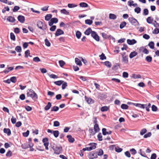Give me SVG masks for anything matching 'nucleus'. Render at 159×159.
Returning a JSON list of instances; mask_svg holds the SVG:
<instances>
[{"mask_svg":"<svg viewBox=\"0 0 159 159\" xmlns=\"http://www.w3.org/2000/svg\"><path fill=\"white\" fill-rule=\"evenodd\" d=\"M85 100L89 104H90L92 103V101H93V100L90 98H88L86 96H85ZM93 103V102H92Z\"/></svg>","mask_w":159,"mask_h":159,"instance_id":"obj_28","label":"nucleus"},{"mask_svg":"<svg viewBox=\"0 0 159 159\" xmlns=\"http://www.w3.org/2000/svg\"><path fill=\"white\" fill-rule=\"evenodd\" d=\"M17 19L18 20L22 23H23L25 21V17L23 16L19 15L17 17Z\"/></svg>","mask_w":159,"mask_h":159,"instance_id":"obj_10","label":"nucleus"},{"mask_svg":"<svg viewBox=\"0 0 159 159\" xmlns=\"http://www.w3.org/2000/svg\"><path fill=\"white\" fill-rule=\"evenodd\" d=\"M52 134L55 138H57L59 134V132L58 130H53Z\"/></svg>","mask_w":159,"mask_h":159,"instance_id":"obj_23","label":"nucleus"},{"mask_svg":"<svg viewBox=\"0 0 159 159\" xmlns=\"http://www.w3.org/2000/svg\"><path fill=\"white\" fill-rule=\"evenodd\" d=\"M121 107L122 109H127L128 108L129 106L126 104H123L121 105Z\"/></svg>","mask_w":159,"mask_h":159,"instance_id":"obj_42","label":"nucleus"},{"mask_svg":"<svg viewBox=\"0 0 159 159\" xmlns=\"http://www.w3.org/2000/svg\"><path fill=\"white\" fill-rule=\"evenodd\" d=\"M147 132V130L146 129L143 128L142 129L140 132V134L141 135H143L145 134Z\"/></svg>","mask_w":159,"mask_h":159,"instance_id":"obj_41","label":"nucleus"},{"mask_svg":"<svg viewBox=\"0 0 159 159\" xmlns=\"http://www.w3.org/2000/svg\"><path fill=\"white\" fill-rule=\"evenodd\" d=\"M134 10L135 12L137 13V14H139L140 13L141 9L140 7H137L134 9Z\"/></svg>","mask_w":159,"mask_h":159,"instance_id":"obj_46","label":"nucleus"},{"mask_svg":"<svg viewBox=\"0 0 159 159\" xmlns=\"http://www.w3.org/2000/svg\"><path fill=\"white\" fill-rule=\"evenodd\" d=\"M37 26L39 28L43 30H46L47 28V25L40 20L37 22Z\"/></svg>","mask_w":159,"mask_h":159,"instance_id":"obj_1","label":"nucleus"},{"mask_svg":"<svg viewBox=\"0 0 159 159\" xmlns=\"http://www.w3.org/2000/svg\"><path fill=\"white\" fill-rule=\"evenodd\" d=\"M94 129L95 132H98L100 131V129L98 124H96L94 125Z\"/></svg>","mask_w":159,"mask_h":159,"instance_id":"obj_20","label":"nucleus"},{"mask_svg":"<svg viewBox=\"0 0 159 159\" xmlns=\"http://www.w3.org/2000/svg\"><path fill=\"white\" fill-rule=\"evenodd\" d=\"M92 37L97 41H99L100 40L99 37L95 31L92 32L91 34Z\"/></svg>","mask_w":159,"mask_h":159,"instance_id":"obj_7","label":"nucleus"},{"mask_svg":"<svg viewBox=\"0 0 159 159\" xmlns=\"http://www.w3.org/2000/svg\"><path fill=\"white\" fill-rule=\"evenodd\" d=\"M109 18L110 19L115 20L116 18V16L113 14H110L109 15Z\"/></svg>","mask_w":159,"mask_h":159,"instance_id":"obj_33","label":"nucleus"},{"mask_svg":"<svg viewBox=\"0 0 159 159\" xmlns=\"http://www.w3.org/2000/svg\"><path fill=\"white\" fill-rule=\"evenodd\" d=\"M27 95L28 96H30L32 98H35L36 99L38 98L37 95L31 89L29 90V92L27 93Z\"/></svg>","mask_w":159,"mask_h":159,"instance_id":"obj_3","label":"nucleus"},{"mask_svg":"<svg viewBox=\"0 0 159 159\" xmlns=\"http://www.w3.org/2000/svg\"><path fill=\"white\" fill-rule=\"evenodd\" d=\"M51 26V27L49 29L50 30L52 31H54L56 29V26L55 25H53Z\"/></svg>","mask_w":159,"mask_h":159,"instance_id":"obj_64","label":"nucleus"},{"mask_svg":"<svg viewBox=\"0 0 159 159\" xmlns=\"http://www.w3.org/2000/svg\"><path fill=\"white\" fill-rule=\"evenodd\" d=\"M75 63L76 65L81 66L82 65V64L80 60L77 58H75Z\"/></svg>","mask_w":159,"mask_h":159,"instance_id":"obj_19","label":"nucleus"},{"mask_svg":"<svg viewBox=\"0 0 159 159\" xmlns=\"http://www.w3.org/2000/svg\"><path fill=\"white\" fill-rule=\"evenodd\" d=\"M33 61H34L36 62H38L41 61L40 59L38 57H34L33 59Z\"/></svg>","mask_w":159,"mask_h":159,"instance_id":"obj_48","label":"nucleus"},{"mask_svg":"<svg viewBox=\"0 0 159 159\" xmlns=\"http://www.w3.org/2000/svg\"><path fill=\"white\" fill-rule=\"evenodd\" d=\"M42 142L43 143L45 147V149H48V145L49 144L48 139L47 138H45L43 139Z\"/></svg>","mask_w":159,"mask_h":159,"instance_id":"obj_6","label":"nucleus"},{"mask_svg":"<svg viewBox=\"0 0 159 159\" xmlns=\"http://www.w3.org/2000/svg\"><path fill=\"white\" fill-rule=\"evenodd\" d=\"M148 46L151 49H153L154 48V42L152 41L150 42L148 44Z\"/></svg>","mask_w":159,"mask_h":159,"instance_id":"obj_29","label":"nucleus"},{"mask_svg":"<svg viewBox=\"0 0 159 159\" xmlns=\"http://www.w3.org/2000/svg\"><path fill=\"white\" fill-rule=\"evenodd\" d=\"M147 22L148 24H152L153 21V19L151 16L148 17L146 19Z\"/></svg>","mask_w":159,"mask_h":159,"instance_id":"obj_27","label":"nucleus"},{"mask_svg":"<svg viewBox=\"0 0 159 159\" xmlns=\"http://www.w3.org/2000/svg\"><path fill=\"white\" fill-rule=\"evenodd\" d=\"M64 34V32L60 29H57L56 33H55V35L56 37L60 35L63 34Z\"/></svg>","mask_w":159,"mask_h":159,"instance_id":"obj_8","label":"nucleus"},{"mask_svg":"<svg viewBox=\"0 0 159 159\" xmlns=\"http://www.w3.org/2000/svg\"><path fill=\"white\" fill-rule=\"evenodd\" d=\"M60 12L61 13L66 15H68L69 14V12L65 9L61 10L60 11Z\"/></svg>","mask_w":159,"mask_h":159,"instance_id":"obj_26","label":"nucleus"},{"mask_svg":"<svg viewBox=\"0 0 159 159\" xmlns=\"http://www.w3.org/2000/svg\"><path fill=\"white\" fill-rule=\"evenodd\" d=\"M10 81L13 83H15L16 81V77L13 76L10 78Z\"/></svg>","mask_w":159,"mask_h":159,"instance_id":"obj_56","label":"nucleus"},{"mask_svg":"<svg viewBox=\"0 0 159 159\" xmlns=\"http://www.w3.org/2000/svg\"><path fill=\"white\" fill-rule=\"evenodd\" d=\"M128 20L132 25L135 26L139 25V23L138 20L133 17H130L128 18Z\"/></svg>","mask_w":159,"mask_h":159,"instance_id":"obj_2","label":"nucleus"},{"mask_svg":"<svg viewBox=\"0 0 159 159\" xmlns=\"http://www.w3.org/2000/svg\"><path fill=\"white\" fill-rule=\"evenodd\" d=\"M10 9L8 6L5 7L2 10V11L3 13H5L6 11H9Z\"/></svg>","mask_w":159,"mask_h":159,"instance_id":"obj_50","label":"nucleus"},{"mask_svg":"<svg viewBox=\"0 0 159 159\" xmlns=\"http://www.w3.org/2000/svg\"><path fill=\"white\" fill-rule=\"evenodd\" d=\"M45 45L48 47H49L51 45V43L48 40L46 39L44 40Z\"/></svg>","mask_w":159,"mask_h":159,"instance_id":"obj_49","label":"nucleus"},{"mask_svg":"<svg viewBox=\"0 0 159 159\" xmlns=\"http://www.w3.org/2000/svg\"><path fill=\"white\" fill-rule=\"evenodd\" d=\"M29 144L28 146L30 148L33 147L34 145L32 143V139L31 138H29L28 139Z\"/></svg>","mask_w":159,"mask_h":159,"instance_id":"obj_39","label":"nucleus"},{"mask_svg":"<svg viewBox=\"0 0 159 159\" xmlns=\"http://www.w3.org/2000/svg\"><path fill=\"white\" fill-rule=\"evenodd\" d=\"M15 50L18 52H20L22 51L21 48L20 46H17L15 47Z\"/></svg>","mask_w":159,"mask_h":159,"instance_id":"obj_30","label":"nucleus"},{"mask_svg":"<svg viewBox=\"0 0 159 159\" xmlns=\"http://www.w3.org/2000/svg\"><path fill=\"white\" fill-rule=\"evenodd\" d=\"M97 156H101L103 154V151L102 149H100L98 152H97Z\"/></svg>","mask_w":159,"mask_h":159,"instance_id":"obj_45","label":"nucleus"},{"mask_svg":"<svg viewBox=\"0 0 159 159\" xmlns=\"http://www.w3.org/2000/svg\"><path fill=\"white\" fill-rule=\"evenodd\" d=\"M59 108L57 106H53L52 107L51 111H57L59 110Z\"/></svg>","mask_w":159,"mask_h":159,"instance_id":"obj_38","label":"nucleus"},{"mask_svg":"<svg viewBox=\"0 0 159 159\" xmlns=\"http://www.w3.org/2000/svg\"><path fill=\"white\" fill-rule=\"evenodd\" d=\"M30 131L29 130H27L25 132L23 133V135L25 137H27L29 135Z\"/></svg>","mask_w":159,"mask_h":159,"instance_id":"obj_61","label":"nucleus"},{"mask_svg":"<svg viewBox=\"0 0 159 159\" xmlns=\"http://www.w3.org/2000/svg\"><path fill=\"white\" fill-rule=\"evenodd\" d=\"M64 82V81L63 80H61L55 81L54 82V83L56 85L60 86Z\"/></svg>","mask_w":159,"mask_h":159,"instance_id":"obj_24","label":"nucleus"},{"mask_svg":"<svg viewBox=\"0 0 159 159\" xmlns=\"http://www.w3.org/2000/svg\"><path fill=\"white\" fill-rule=\"evenodd\" d=\"M126 25V23L125 21H123L121 22L120 25V28L121 29H123L124 28Z\"/></svg>","mask_w":159,"mask_h":159,"instance_id":"obj_36","label":"nucleus"},{"mask_svg":"<svg viewBox=\"0 0 159 159\" xmlns=\"http://www.w3.org/2000/svg\"><path fill=\"white\" fill-rule=\"evenodd\" d=\"M80 6L81 7H86L88 6V4L85 2H81L80 4Z\"/></svg>","mask_w":159,"mask_h":159,"instance_id":"obj_37","label":"nucleus"},{"mask_svg":"<svg viewBox=\"0 0 159 159\" xmlns=\"http://www.w3.org/2000/svg\"><path fill=\"white\" fill-rule=\"evenodd\" d=\"M139 154H140L142 156L146 157L148 159H149V158L148 157H146L145 153L144 152L142 151V150L141 149H139Z\"/></svg>","mask_w":159,"mask_h":159,"instance_id":"obj_25","label":"nucleus"},{"mask_svg":"<svg viewBox=\"0 0 159 159\" xmlns=\"http://www.w3.org/2000/svg\"><path fill=\"white\" fill-rule=\"evenodd\" d=\"M89 145L90 146V147L89 149H90L91 150L95 149L96 148V145H97L96 143H90L89 144Z\"/></svg>","mask_w":159,"mask_h":159,"instance_id":"obj_13","label":"nucleus"},{"mask_svg":"<svg viewBox=\"0 0 159 159\" xmlns=\"http://www.w3.org/2000/svg\"><path fill=\"white\" fill-rule=\"evenodd\" d=\"M104 64L105 66L108 67L109 68H110L111 67V63L109 61H106L104 62Z\"/></svg>","mask_w":159,"mask_h":159,"instance_id":"obj_43","label":"nucleus"},{"mask_svg":"<svg viewBox=\"0 0 159 159\" xmlns=\"http://www.w3.org/2000/svg\"><path fill=\"white\" fill-rule=\"evenodd\" d=\"M60 124L58 121H55L54 122L53 126L54 127H58L60 125Z\"/></svg>","mask_w":159,"mask_h":159,"instance_id":"obj_60","label":"nucleus"},{"mask_svg":"<svg viewBox=\"0 0 159 159\" xmlns=\"http://www.w3.org/2000/svg\"><path fill=\"white\" fill-rule=\"evenodd\" d=\"M85 23L86 24L91 25L93 23V21L90 19H87L85 20Z\"/></svg>","mask_w":159,"mask_h":159,"instance_id":"obj_40","label":"nucleus"},{"mask_svg":"<svg viewBox=\"0 0 159 159\" xmlns=\"http://www.w3.org/2000/svg\"><path fill=\"white\" fill-rule=\"evenodd\" d=\"M152 135V133L151 132H148V133L145 134L143 136L144 138H147L148 137H150Z\"/></svg>","mask_w":159,"mask_h":159,"instance_id":"obj_52","label":"nucleus"},{"mask_svg":"<svg viewBox=\"0 0 159 159\" xmlns=\"http://www.w3.org/2000/svg\"><path fill=\"white\" fill-rule=\"evenodd\" d=\"M100 59L101 60H103L106 59V57L105 56V54L102 53L101 55L99 56Z\"/></svg>","mask_w":159,"mask_h":159,"instance_id":"obj_53","label":"nucleus"},{"mask_svg":"<svg viewBox=\"0 0 159 159\" xmlns=\"http://www.w3.org/2000/svg\"><path fill=\"white\" fill-rule=\"evenodd\" d=\"M51 20L54 23H57L58 22V19L56 18H52Z\"/></svg>","mask_w":159,"mask_h":159,"instance_id":"obj_63","label":"nucleus"},{"mask_svg":"<svg viewBox=\"0 0 159 159\" xmlns=\"http://www.w3.org/2000/svg\"><path fill=\"white\" fill-rule=\"evenodd\" d=\"M88 157L89 159H93L97 158V152L94 151L90 152L88 155Z\"/></svg>","mask_w":159,"mask_h":159,"instance_id":"obj_5","label":"nucleus"},{"mask_svg":"<svg viewBox=\"0 0 159 159\" xmlns=\"http://www.w3.org/2000/svg\"><path fill=\"white\" fill-rule=\"evenodd\" d=\"M3 131L5 133L7 134L8 136L10 135L11 134V130L9 128H4Z\"/></svg>","mask_w":159,"mask_h":159,"instance_id":"obj_15","label":"nucleus"},{"mask_svg":"<svg viewBox=\"0 0 159 159\" xmlns=\"http://www.w3.org/2000/svg\"><path fill=\"white\" fill-rule=\"evenodd\" d=\"M127 41L128 44L130 45H133L137 43V41L134 39H132V40L128 39Z\"/></svg>","mask_w":159,"mask_h":159,"instance_id":"obj_12","label":"nucleus"},{"mask_svg":"<svg viewBox=\"0 0 159 159\" xmlns=\"http://www.w3.org/2000/svg\"><path fill=\"white\" fill-rule=\"evenodd\" d=\"M145 60L148 62H150L152 61V58L151 56H147L146 57Z\"/></svg>","mask_w":159,"mask_h":159,"instance_id":"obj_34","label":"nucleus"},{"mask_svg":"<svg viewBox=\"0 0 159 159\" xmlns=\"http://www.w3.org/2000/svg\"><path fill=\"white\" fill-rule=\"evenodd\" d=\"M130 152H131V154L134 155L136 154L137 151L134 148H132L130 150Z\"/></svg>","mask_w":159,"mask_h":159,"instance_id":"obj_62","label":"nucleus"},{"mask_svg":"<svg viewBox=\"0 0 159 159\" xmlns=\"http://www.w3.org/2000/svg\"><path fill=\"white\" fill-rule=\"evenodd\" d=\"M7 20L8 21L11 22H15L16 20L15 18L12 16H8L7 18Z\"/></svg>","mask_w":159,"mask_h":159,"instance_id":"obj_17","label":"nucleus"},{"mask_svg":"<svg viewBox=\"0 0 159 159\" xmlns=\"http://www.w3.org/2000/svg\"><path fill=\"white\" fill-rule=\"evenodd\" d=\"M93 31L92 30L91 28L89 27L85 31L84 33L85 35H89L90 33H92V32Z\"/></svg>","mask_w":159,"mask_h":159,"instance_id":"obj_14","label":"nucleus"},{"mask_svg":"<svg viewBox=\"0 0 159 159\" xmlns=\"http://www.w3.org/2000/svg\"><path fill=\"white\" fill-rule=\"evenodd\" d=\"M109 109V107L107 106H103L101 108V111L102 112L107 111Z\"/></svg>","mask_w":159,"mask_h":159,"instance_id":"obj_32","label":"nucleus"},{"mask_svg":"<svg viewBox=\"0 0 159 159\" xmlns=\"http://www.w3.org/2000/svg\"><path fill=\"white\" fill-rule=\"evenodd\" d=\"M153 34H157L159 33V29L156 28L152 32Z\"/></svg>","mask_w":159,"mask_h":159,"instance_id":"obj_57","label":"nucleus"},{"mask_svg":"<svg viewBox=\"0 0 159 159\" xmlns=\"http://www.w3.org/2000/svg\"><path fill=\"white\" fill-rule=\"evenodd\" d=\"M149 13L148 10V9L145 8L143 10V15L144 16H147L148 15Z\"/></svg>","mask_w":159,"mask_h":159,"instance_id":"obj_44","label":"nucleus"},{"mask_svg":"<svg viewBox=\"0 0 159 159\" xmlns=\"http://www.w3.org/2000/svg\"><path fill=\"white\" fill-rule=\"evenodd\" d=\"M102 133L103 135H106L107 134H111L112 133L111 131H107V129L105 128H103L102 129Z\"/></svg>","mask_w":159,"mask_h":159,"instance_id":"obj_9","label":"nucleus"},{"mask_svg":"<svg viewBox=\"0 0 159 159\" xmlns=\"http://www.w3.org/2000/svg\"><path fill=\"white\" fill-rule=\"evenodd\" d=\"M102 133H99L97 135V138L98 140H99V141H102Z\"/></svg>","mask_w":159,"mask_h":159,"instance_id":"obj_35","label":"nucleus"},{"mask_svg":"<svg viewBox=\"0 0 159 159\" xmlns=\"http://www.w3.org/2000/svg\"><path fill=\"white\" fill-rule=\"evenodd\" d=\"M82 34L81 32L79 31H77L76 32V36L78 39H79L80 38Z\"/></svg>","mask_w":159,"mask_h":159,"instance_id":"obj_31","label":"nucleus"},{"mask_svg":"<svg viewBox=\"0 0 159 159\" xmlns=\"http://www.w3.org/2000/svg\"><path fill=\"white\" fill-rule=\"evenodd\" d=\"M52 106V104L50 102H48L47 105L44 107V110L46 111H48L50 109Z\"/></svg>","mask_w":159,"mask_h":159,"instance_id":"obj_21","label":"nucleus"},{"mask_svg":"<svg viewBox=\"0 0 159 159\" xmlns=\"http://www.w3.org/2000/svg\"><path fill=\"white\" fill-rule=\"evenodd\" d=\"M66 137L68 139V141L70 143H72L75 141V139L72 138L71 135H67Z\"/></svg>","mask_w":159,"mask_h":159,"instance_id":"obj_16","label":"nucleus"},{"mask_svg":"<svg viewBox=\"0 0 159 159\" xmlns=\"http://www.w3.org/2000/svg\"><path fill=\"white\" fill-rule=\"evenodd\" d=\"M10 38L13 41H15L16 39V37L14 34L11 32L10 33Z\"/></svg>","mask_w":159,"mask_h":159,"instance_id":"obj_55","label":"nucleus"},{"mask_svg":"<svg viewBox=\"0 0 159 159\" xmlns=\"http://www.w3.org/2000/svg\"><path fill=\"white\" fill-rule=\"evenodd\" d=\"M20 8L19 6H15L12 9V11L13 12H16Z\"/></svg>","mask_w":159,"mask_h":159,"instance_id":"obj_47","label":"nucleus"},{"mask_svg":"<svg viewBox=\"0 0 159 159\" xmlns=\"http://www.w3.org/2000/svg\"><path fill=\"white\" fill-rule=\"evenodd\" d=\"M25 57L27 58L30 54V51L29 50H27L25 52Z\"/></svg>","mask_w":159,"mask_h":159,"instance_id":"obj_51","label":"nucleus"},{"mask_svg":"<svg viewBox=\"0 0 159 159\" xmlns=\"http://www.w3.org/2000/svg\"><path fill=\"white\" fill-rule=\"evenodd\" d=\"M52 15L51 14H48L45 17V20L47 21H48L52 18Z\"/></svg>","mask_w":159,"mask_h":159,"instance_id":"obj_22","label":"nucleus"},{"mask_svg":"<svg viewBox=\"0 0 159 159\" xmlns=\"http://www.w3.org/2000/svg\"><path fill=\"white\" fill-rule=\"evenodd\" d=\"M137 54V52L135 51H133L130 53L129 55V57L130 58H132L136 56Z\"/></svg>","mask_w":159,"mask_h":159,"instance_id":"obj_18","label":"nucleus"},{"mask_svg":"<svg viewBox=\"0 0 159 159\" xmlns=\"http://www.w3.org/2000/svg\"><path fill=\"white\" fill-rule=\"evenodd\" d=\"M59 63L60 66L61 67H63V66L65 65V62L63 60H60L59 61Z\"/></svg>","mask_w":159,"mask_h":159,"instance_id":"obj_58","label":"nucleus"},{"mask_svg":"<svg viewBox=\"0 0 159 159\" xmlns=\"http://www.w3.org/2000/svg\"><path fill=\"white\" fill-rule=\"evenodd\" d=\"M122 61L124 64H127L128 62V56L122 55Z\"/></svg>","mask_w":159,"mask_h":159,"instance_id":"obj_11","label":"nucleus"},{"mask_svg":"<svg viewBox=\"0 0 159 159\" xmlns=\"http://www.w3.org/2000/svg\"><path fill=\"white\" fill-rule=\"evenodd\" d=\"M115 150L116 152H120L122 151L123 149L121 148L117 147L115 148Z\"/></svg>","mask_w":159,"mask_h":159,"instance_id":"obj_59","label":"nucleus"},{"mask_svg":"<svg viewBox=\"0 0 159 159\" xmlns=\"http://www.w3.org/2000/svg\"><path fill=\"white\" fill-rule=\"evenodd\" d=\"M152 110L153 111H157V108L156 106L153 105L152 106Z\"/></svg>","mask_w":159,"mask_h":159,"instance_id":"obj_54","label":"nucleus"},{"mask_svg":"<svg viewBox=\"0 0 159 159\" xmlns=\"http://www.w3.org/2000/svg\"><path fill=\"white\" fill-rule=\"evenodd\" d=\"M54 151V153L57 154H59L62 152V148L61 146H56L53 148Z\"/></svg>","mask_w":159,"mask_h":159,"instance_id":"obj_4","label":"nucleus"}]
</instances>
